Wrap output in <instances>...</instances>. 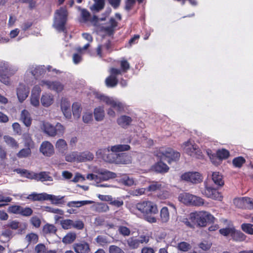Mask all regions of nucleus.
<instances>
[{
	"instance_id": "nucleus-45",
	"label": "nucleus",
	"mask_w": 253,
	"mask_h": 253,
	"mask_svg": "<svg viewBox=\"0 0 253 253\" xmlns=\"http://www.w3.org/2000/svg\"><path fill=\"white\" fill-rule=\"evenodd\" d=\"M33 211L30 207L23 208L21 206V209L19 210L18 214L23 216H29L33 214Z\"/></svg>"
},
{
	"instance_id": "nucleus-32",
	"label": "nucleus",
	"mask_w": 253,
	"mask_h": 253,
	"mask_svg": "<svg viewBox=\"0 0 253 253\" xmlns=\"http://www.w3.org/2000/svg\"><path fill=\"white\" fill-rule=\"evenodd\" d=\"M36 177V180L38 181H51L52 180V178L51 176L49 175V172L46 171H42L40 173H37L36 175H35Z\"/></svg>"
},
{
	"instance_id": "nucleus-64",
	"label": "nucleus",
	"mask_w": 253,
	"mask_h": 253,
	"mask_svg": "<svg viewBox=\"0 0 253 253\" xmlns=\"http://www.w3.org/2000/svg\"><path fill=\"white\" fill-rule=\"evenodd\" d=\"M35 251L37 253H45L46 248L43 244H39L35 247Z\"/></svg>"
},
{
	"instance_id": "nucleus-25",
	"label": "nucleus",
	"mask_w": 253,
	"mask_h": 253,
	"mask_svg": "<svg viewBox=\"0 0 253 253\" xmlns=\"http://www.w3.org/2000/svg\"><path fill=\"white\" fill-rule=\"evenodd\" d=\"M55 147L62 154H65L68 149L67 143L63 139H59L56 141Z\"/></svg>"
},
{
	"instance_id": "nucleus-12",
	"label": "nucleus",
	"mask_w": 253,
	"mask_h": 253,
	"mask_svg": "<svg viewBox=\"0 0 253 253\" xmlns=\"http://www.w3.org/2000/svg\"><path fill=\"white\" fill-rule=\"evenodd\" d=\"M208 155L212 163L216 165L217 164L216 159H218L219 161H222L223 160L227 159L230 156V153L228 150L222 148L221 149H218L215 154H211L208 153Z\"/></svg>"
},
{
	"instance_id": "nucleus-54",
	"label": "nucleus",
	"mask_w": 253,
	"mask_h": 253,
	"mask_svg": "<svg viewBox=\"0 0 253 253\" xmlns=\"http://www.w3.org/2000/svg\"><path fill=\"white\" fill-rule=\"evenodd\" d=\"M121 70L123 73H126L130 69V65L128 61L123 59L120 61Z\"/></svg>"
},
{
	"instance_id": "nucleus-24",
	"label": "nucleus",
	"mask_w": 253,
	"mask_h": 253,
	"mask_svg": "<svg viewBox=\"0 0 253 253\" xmlns=\"http://www.w3.org/2000/svg\"><path fill=\"white\" fill-rule=\"evenodd\" d=\"M99 174L100 179L103 181L115 178L117 176V174L115 173L107 170H101L99 172Z\"/></svg>"
},
{
	"instance_id": "nucleus-8",
	"label": "nucleus",
	"mask_w": 253,
	"mask_h": 253,
	"mask_svg": "<svg viewBox=\"0 0 253 253\" xmlns=\"http://www.w3.org/2000/svg\"><path fill=\"white\" fill-rule=\"evenodd\" d=\"M95 98L110 106L118 112H122L124 110L123 104L119 101L115 100L108 96L99 93L95 94Z\"/></svg>"
},
{
	"instance_id": "nucleus-14",
	"label": "nucleus",
	"mask_w": 253,
	"mask_h": 253,
	"mask_svg": "<svg viewBox=\"0 0 253 253\" xmlns=\"http://www.w3.org/2000/svg\"><path fill=\"white\" fill-rule=\"evenodd\" d=\"M73 248L76 253H89L90 252L89 244L84 241L74 244Z\"/></svg>"
},
{
	"instance_id": "nucleus-20",
	"label": "nucleus",
	"mask_w": 253,
	"mask_h": 253,
	"mask_svg": "<svg viewBox=\"0 0 253 253\" xmlns=\"http://www.w3.org/2000/svg\"><path fill=\"white\" fill-rule=\"evenodd\" d=\"M131 163V157L130 156L124 153L117 155V158L116 159V164L126 165Z\"/></svg>"
},
{
	"instance_id": "nucleus-18",
	"label": "nucleus",
	"mask_w": 253,
	"mask_h": 253,
	"mask_svg": "<svg viewBox=\"0 0 253 253\" xmlns=\"http://www.w3.org/2000/svg\"><path fill=\"white\" fill-rule=\"evenodd\" d=\"M132 121L131 118L126 115H122L117 120V124L124 128H126L130 126Z\"/></svg>"
},
{
	"instance_id": "nucleus-58",
	"label": "nucleus",
	"mask_w": 253,
	"mask_h": 253,
	"mask_svg": "<svg viewBox=\"0 0 253 253\" xmlns=\"http://www.w3.org/2000/svg\"><path fill=\"white\" fill-rule=\"evenodd\" d=\"M109 253H125L120 247L116 245H111L109 248Z\"/></svg>"
},
{
	"instance_id": "nucleus-35",
	"label": "nucleus",
	"mask_w": 253,
	"mask_h": 253,
	"mask_svg": "<svg viewBox=\"0 0 253 253\" xmlns=\"http://www.w3.org/2000/svg\"><path fill=\"white\" fill-rule=\"evenodd\" d=\"M72 112L75 118L79 119L81 116L82 108L81 104L78 102H74L72 104Z\"/></svg>"
},
{
	"instance_id": "nucleus-48",
	"label": "nucleus",
	"mask_w": 253,
	"mask_h": 253,
	"mask_svg": "<svg viewBox=\"0 0 253 253\" xmlns=\"http://www.w3.org/2000/svg\"><path fill=\"white\" fill-rule=\"evenodd\" d=\"M92 202L91 201H72L68 203V206L69 207L79 208L82 206L91 204Z\"/></svg>"
},
{
	"instance_id": "nucleus-56",
	"label": "nucleus",
	"mask_w": 253,
	"mask_h": 253,
	"mask_svg": "<svg viewBox=\"0 0 253 253\" xmlns=\"http://www.w3.org/2000/svg\"><path fill=\"white\" fill-rule=\"evenodd\" d=\"M118 231L119 233L124 236H128L130 235V229L125 226H120Z\"/></svg>"
},
{
	"instance_id": "nucleus-7",
	"label": "nucleus",
	"mask_w": 253,
	"mask_h": 253,
	"mask_svg": "<svg viewBox=\"0 0 253 253\" xmlns=\"http://www.w3.org/2000/svg\"><path fill=\"white\" fill-rule=\"evenodd\" d=\"M202 194L205 197L214 200L222 201L223 196L218 190L204 182V188L201 190Z\"/></svg>"
},
{
	"instance_id": "nucleus-2",
	"label": "nucleus",
	"mask_w": 253,
	"mask_h": 253,
	"mask_svg": "<svg viewBox=\"0 0 253 253\" xmlns=\"http://www.w3.org/2000/svg\"><path fill=\"white\" fill-rule=\"evenodd\" d=\"M189 219L196 222V227H205L208 224L213 223L215 218L210 212L202 211L191 212Z\"/></svg>"
},
{
	"instance_id": "nucleus-11",
	"label": "nucleus",
	"mask_w": 253,
	"mask_h": 253,
	"mask_svg": "<svg viewBox=\"0 0 253 253\" xmlns=\"http://www.w3.org/2000/svg\"><path fill=\"white\" fill-rule=\"evenodd\" d=\"M182 180L193 184H198L203 181V177L198 172H187L181 176Z\"/></svg>"
},
{
	"instance_id": "nucleus-59",
	"label": "nucleus",
	"mask_w": 253,
	"mask_h": 253,
	"mask_svg": "<svg viewBox=\"0 0 253 253\" xmlns=\"http://www.w3.org/2000/svg\"><path fill=\"white\" fill-rule=\"evenodd\" d=\"M21 206L19 205H11L8 208V212L9 213L18 214Z\"/></svg>"
},
{
	"instance_id": "nucleus-21",
	"label": "nucleus",
	"mask_w": 253,
	"mask_h": 253,
	"mask_svg": "<svg viewBox=\"0 0 253 253\" xmlns=\"http://www.w3.org/2000/svg\"><path fill=\"white\" fill-rule=\"evenodd\" d=\"M152 169L155 171L161 173H166L169 170V167L161 161L156 163L153 166Z\"/></svg>"
},
{
	"instance_id": "nucleus-13",
	"label": "nucleus",
	"mask_w": 253,
	"mask_h": 253,
	"mask_svg": "<svg viewBox=\"0 0 253 253\" xmlns=\"http://www.w3.org/2000/svg\"><path fill=\"white\" fill-rule=\"evenodd\" d=\"M40 85H46L47 87L51 90L55 91L57 92H61L64 88V85L59 82L42 80L40 83Z\"/></svg>"
},
{
	"instance_id": "nucleus-50",
	"label": "nucleus",
	"mask_w": 253,
	"mask_h": 253,
	"mask_svg": "<svg viewBox=\"0 0 253 253\" xmlns=\"http://www.w3.org/2000/svg\"><path fill=\"white\" fill-rule=\"evenodd\" d=\"M60 224L64 229H71L73 227V220L70 219H63L60 221Z\"/></svg>"
},
{
	"instance_id": "nucleus-49",
	"label": "nucleus",
	"mask_w": 253,
	"mask_h": 253,
	"mask_svg": "<svg viewBox=\"0 0 253 253\" xmlns=\"http://www.w3.org/2000/svg\"><path fill=\"white\" fill-rule=\"evenodd\" d=\"M79 153L78 152H72L68 154L65 156V160L68 162H78Z\"/></svg>"
},
{
	"instance_id": "nucleus-27",
	"label": "nucleus",
	"mask_w": 253,
	"mask_h": 253,
	"mask_svg": "<svg viewBox=\"0 0 253 253\" xmlns=\"http://www.w3.org/2000/svg\"><path fill=\"white\" fill-rule=\"evenodd\" d=\"M53 96L49 94H43L41 98V103L44 107L50 106L53 103Z\"/></svg>"
},
{
	"instance_id": "nucleus-37",
	"label": "nucleus",
	"mask_w": 253,
	"mask_h": 253,
	"mask_svg": "<svg viewBox=\"0 0 253 253\" xmlns=\"http://www.w3.org/2000/svg\"><path fill=\"white\" fill-rule=\"evenodd\" d=\"M108 153L106 154L103 157V159L109 163H115L116 164V159L117 158V155L115 153H114V152H110L109 150H104Z\"/></svg>"
},
{
	"instance_id": "nucleus-62",
	"label": "nucleus",
	"mask_w": 253,
	"mask_h": 253,
	"mask_svg": "<svg viewBox=\"0 0 253 253\" xmlns=\"http://www.w3.org/2000/svg\"><path fill=\"white\" fill-rule=\"evenodd\" d=\"M135 0H126L125 9L127 11H130L135 3Z\"/></svg>"
},
{
	"instance_id": "nucleus-19",
	"label": "nucleus",
	"mask_w": 253,
	"mask_h": 253,
	"mask_svg": "<svg viewBox=\"0 0 253 253\" xmlns=\"http://www.w3.org/2000/svg\"><path fill=\"white\" fill-rule=\"evenodd\" d=\"M237 202L239 208L251 210L252 205L253 204V199L251 198L247 197H243L239 199Z\"/></svg>"
},
{
	"instance_id": "nucleus-55",
	"label": "nucleus",
	"mask_w": 253,
	"mask_h": 253,
	"mask_svg": "<svg viewBox=\"0 0 253 253\" xmlns=\"http://www.w3.org/2000/svg\"><path fill=\"white\" fill-rule=\"evenodd\" d=\"M234 227L230 228V227H226L219 229V233L224 236H227L229 235L232 237V234L233 233Z\"/></svg>"
},
{
	"instance_id": "nucleus-26",
	"label": "nucleus",
	"mask_w": 253,
	"mask_h": 253,
	"mask_svg": "<svg viewBox=\"0 0 253 253\" xmlns=\"http://www.w3.org/2000/svg\"><path fill=\"white\" fill-rule=\"evenodd\" d=\"M93 154L90 152L85 151L82 153H79L78 162L91 161L93 159Z\"/></svg>"
},
{
	"instance_id": "nucleus-33",
	"label": "nucleus",
	"mask_w": 253,
	"mask_h": 253,
	"mask_svg": "<svg viewBox=\"0 0 253 253\" xmlns=\"http://www.w3.org/2000/svg\"><path fill=\"white\" fill-rule=\"evenodd\" d=\"M169 212L167 207H163L160 211V219L163 223H166L169 219Z\"/></svg>"
},
{
	"instance_id": "nucleus-52",
	"label": "nucleus",
	"mask_w": 253,
	"mask_h": 253,
	"mask_svg": "<svg viewBox=\"0 0 253 253\" xmlns=\"http://www.w3.org/2000/svg\"><path fill=\"white\" fill-rule=\"evenodd\" d=\"M96 211L99 212H106L109 210V207L105 203H98L95 207Z\"/></svg>"
},
{
	"instance_id": "nucleus-61",
	"label": "nucleus",
	"mask_w": 253,
	"mask_h": 253,
	"mask_svg": "<svg viewBox=\"0 0 253 253\" xmlns=\"http://www.w3.org/2000/svg\"><path fill=\"white\" fill-rule=\"evenodd\" d=\"M84 225L83 222L81 220H78L76 221H73V225L72 228L78 230H82L84 228Z\"/></svg>"
},
{
	"instance_id": "nucleus-47",
	"label": "nucleus",
	"mask_w": 253,
	"mask_h": 253,
	"mask_svg": "<svg viewBox=\"0 0 253 253\" xmlns=\"http://www.w3.org/2000/svg\"><path fill=\"white\" fill-rule=\"evenodd\" d=\"M205 200L201 197L193 195L191 205L200 207L204 205Z\"/></svg>"
},
{
	"instance_id": "nucleus-57",
	"label": "nucleus",
	"mask_w": 253,
	"mask_h": 253,
	"mask_svg": "<svg viewBox=\"0 0 253 253\" xmlns=\"http://www.w3.org/2000/svg\"><path fill=\"white\" fill-rule=\"evenodd\" d=\"M43 230L45 233H53L56 232L57 229L53 225L47 224L44 226Z\"/></svg>"
},
{
	"instance_id": "nucleus-60",
	"label": "nucleus",
	"mask_w": 253,
	"mask_h": 253,
	"mask_svg": "<svg viewBox=\"0 0 253 253\" xmlns=\"http://www.w3.org/2000/svg\"><path fill=\"white\" fill-rule=\"evenodd\" d=\"M92 117L91 113H84L83 116V121L84 123L88 124L92 121Z\"/></svg>"
},
{
	"instance_id": "nucleus-39",
	"label": "nucleus",
	"mask_w": 253,
	"mask_h": 253,
	"mask_svg": "<svg viewBox=\"0 0 253 253\" xmlns=\"http://www.w3.org/2000/svg\"><path fill=\"white\" fill-rule=\"evenodd\" d=\"M118 84L117 77L110 75L105 80V84L107 87H114Z\"/></svg>"
},
{
	"instance_id": "nucleus-53",
	"label": "nucleus",
	"mask_w": 253,
	"mask_h": 253,
	"mask_svg": "<svg viewBox=\"0 0 253 253\" xmlns=\"http://www.w3.org/2000/svg\"><path fill=\"white\" fill-rule=\"evenodd\" d=\"M162 184L159 182H153L148 187V190L151 192L161 190Z\"/></svg>"
},
{
	"instance_id": "nucleus-9",
	"label": "nucleus",
	"mask_w": 253,
	"mask_h": 253,
	"mask_svg": "<svg viewBox=\"0 0 253 253\" xmlns=\"http://www.w3.org/2000/svg\"><path fill=\"white\" fill-rule=\"evenodd\" d=\"M150 240V237L148 235H142L139 237V239H137L136 237H131L126 240V242L129 248L131 250H135L138 249L140 245L145 244H147Z\"/></svg>"
},
{
	"instance_id": "nucleus-28",
	"label": "nucleus",
	"mask_w": 253,
	"mask_h": 253,
	"mask_svg": "<svg viewBox=\"0 0 253 253\" xmlns=\"http://www.w3.org/2000/svg\"><path fill=\"white\" fill-rule=\"evenodd\" d=\"M193 195L188 193H181L178 197L179 201L187 205H191Z\"/></svg>"
},
{
	"instance_id": "nucleus-38",
	"label": "nucleus",
	"mask_w": 253,
	"mask_h": 253,
	"mask_svg": "<svg viewBox=\"0 0 253 253\" xmlns=\"http://www.w3.org/2000/svg\"><path fill=\"white\" fill-rule=\"evenodd\" d=\"M94 116L96 121H101L104 118V111L103 108L97 107L94 110Z\"/></svg>"
},
{
	"instance_id": "nucleus-29",
	"label": "nucleus",
	"mask_w": 253,
	"mask_h": 253,
	"mask_svg": "<svg viewBox=\"0 0 253 253\" xmlns=\"http://www.w3.org/2000/svg\"><path fill=\"white\" fill-rule=\"evenodd\" d=\"M63 196H55L52 195H49L46 193V200H50L53 204L58 205L63 204L64 203L63 201Z\"/></svg>"
},
{
	"instance_id": "nucleus-51",
	"label": "nucleus",
	"mask_w": 253,
	"mask_h": 253,
	"mask_svg": "<svg viewBox=\"0 0 253 253\" xmlns=\"http://www.w3.org/2000/svg\"><path fill=\"white\" fill-rule=\"evenodd\" d=\"M191 246L189 243L186 242H181L177 244V249L183 252H187L189 250Z\"/></svg>"
},
{
	"instance_id": "nucleus-43",
	"label": "nucleus",
	"mask_w": 253,
	"mask_h": 253,
	"mask_svg": "<svg viewBox=\"0 0 253 253\" xmlns=\"http://www.w3.org/2000/svg\"><path fill=\"white\" fill-rule=\"evenodd\" d=\"M242 230L249 235H253V225L251 223H244L241 224Z\"/></svg>"
},
{
	"instance_id": "nucleus-23",
	"label": "nucleus",
	"mask_w": 253,
	"mask_h": 253,
	"mask_svg": "<svg viewBox=\"0 0 253 253\" xmlns=\"http://www.w3.org/2000/svg\"><path fill=\"white\" fill-rule=\"evenodd\" d=\"M247 236L240 230H236L234 228L233 233L232 234V238L233 240L236 242H244L247 239Z\"/></svg>"
},
{
	"instance_id": "nucleus-22",
	"label": "nucleus",
	"mask_w": 253,
	"mask_h": 253,
	"mask_svg": "<svg viewBox=\"0 0 253 253\" xmlns=\"http://www.w3.org/2000/svg\"><path fill=\"white\" fill-rule=\"evenodd\" d=\"M20 120L27 127L30 126L32 124V119L29 112L27 110L24 109L22 111L20 115Z\"/></svg>"
},
{
	"instance_id": "nucleus-46",
	"label": "nucleus",
	"mask_w": 253,
	"mask_h": 253,
	"mask_svg": "<svg viewBox=\"0 0 253 253\" xmlns=\"http://www.w3.org/2000/svg\"><path fill=\"white\" fill-rule=\"evenodd\" d=\"M26 239L29 244L32 243L35 244L38 242L39 237L37 234L34 233H31L26 235Z\"/></svg>"
},
{
	"instance_id": "nucleus-1",
	"label": "nucleus",
	"mask_w": 253,
	"mask_h": 253,
	"mask_svg": "<svg viewBox=\"0 0 253 253\" xmlns=\"http://www.w3.org/2000/svg\"><path fill=\"white\" fill-rule=\"evenodd\" d=\"M135 209L143 216L148 222L153 223L157 222V219L153 216L158 213L157 205L151 201H141L135 205Z\"/></svg>"
},
{
	"instance_id": "nucleus-16",
	"label": "nucleus",
	"mask_w": 253,
	"mask_h": 253,
	"mask_svg": "<svg viewBox=\"0 0 253 253\" xmlns=\"http://www.w3.org/2000/svg\"><path fill=\"white\" fill-rule=\"evenodd\" d=\"M29 90L27 89L25 85L23 84H20L17 88V95L20 101L22 102L25 100L29 94Z\"/></svg>"
},
{
	"instance_id": "nucleus-17",
	"label": "nucleus",
	"mask_w": 253,
	"mask_h": 253,
	"mask_svg": "<svg viewBox=\"0 0 253 253\" xmlns=\"http://www.w3.org/2000/svg\"><path fill=\"white\" fill-rule=\"evenodd\" d=\"M70 105V103L67 99L62 98L61 101V108L64 115L67 118H70L71 116Z\"/></svg>"
},
{
	"instance_id": "nucleus-30",
	"label": "nucleus",
	"mask_w": 253,
	"mask_h": 253,
	"mask_svg": "<svg viewBox=\"0 0 253 253\" xmlns=\"http://www.w3.org/2000/svg\"><path fill=\"white\" fill-rule=\"evenodd\" d=\"M46 195L45 193L40 194L33 193L29 195L27 198L33 201H42L46 200Z\"/></svg>"
},
{
	"instance_id": "nucleus-34",
	"label": "nucleus",
	"mask_w": 253,
	"mask_h": 253,
	"mask_svg": "<svg viewBox=\"0 0 253 253\" xmlns=\"http://www.w3.org/2000/svg\"><path fill=\"white\" fill-rule=\"evenodd\" d=\"M23 139L25 147L29 148L30 149H33L35 147V143L29 134H24L23 135Z\"/></svg>"
},
{
	"instance_id": "nucleus-15",
	"label": "nucleus",
	"mask_w": 253,
	"mask_h": 253,
	"mask_svg": "<svg viewBox=\"0 0 253 253\" xmlns=\"http://www.w3.org/2000/svg\"><path fill=\"white\" fill-rule=\"evenodd\" d=\"M40 151L44 156H51L54 153L53 145L49 141H43L40 146Z\"/></svg>"
},
{
	"instance_id": "nucleus-44",
	"label": "nucleus",
	"mask_w": 253,
	"mask_h": 253,
	"mask_svg": "<svg viewBox=\"0 0 253 253\" xmlns=\"http://www.w3.org/2000/svg\"><path fill=\"white\" fill-rule=\"evenodd\" d=\"M77 235L75 233L71 232L68 233L62 239V242L65 244H71L76 239Z\"/></svg>"
},
{
	"instance_id": "nucleus-41",
	"label": "nucleus",
	"mask_w": 253,
	"mask_h": 253,
	"mask_svg": "<svg viewBox=\"0 0 253 253\" xmlns=\"http://www.w3.org/2000/svg\"><path fill=\"white\" fill-rule=\"evenodd\" d=\"M130 147L127 144H119L112 147L111 151L112 152H119L129 150Z\"/></svg>"
},
{
	"instance_id": "nucleus-40",
	"label": "nucleus",
	"mask_w": 253,
	"mask_h": 253,
	"mask_svg": "<svg viewBox=\"0 0 253 253\" xmlns=\"http://www.w3.org/2000/svg\"><path fill=\"white\" fill-rule=\"evenodd\" d=\"M245 163V159L242 156L235 157L232 160V164L235 168H241Z\"/></svg>"
},
{
	"instance_id": "nucleus-3",
	"label": "nucleus",
	"mask_w": 253,
	"mask_h": 253,
	"mask_svg": "<svg viewBox=\"0 0 253 253\" xmlns=\"http://www.w3.org/2000/svg\"><path fill=\"white\" fill-rule=\"evenodd\" d=\"M17 70L8 62H0V81L6 85L10 84V78L16 72Z\"/></svg>"
},
{
	"instance_id": "nucleus-31",
	"label": "nucleus",
	"mask_w": 253,
	"mask_h": 253,
	"mask_svg": "<svg viewBox=\"0 0 253 253\" xmlns=\"http://www.w3.org/2000/svg\"><path fill=\"white\" fill-rule=\"evenodd\" d=\"M3 139L6 144L11 148L17 149L19 147V143L12 137L9 135H4Z\"/></svg>"
},
{
	"instance_id": "nucleus-42",
	"label": "nucleus",
	"mask_w": 253,
	"mask_h": 253,
	"mask_svg": "<svg viewBox=\"0 0 253 253\" xmlns=\"http://www.w3.org/2000/svg\"><path fill=\"white\" fill-rule=\"evenodd\" d=\"M31 155V149L29 148H23L17 153V157L19 158H25L29 157Z\"/></svg>"
},
{
	"instance_id": "nucleus-4",
	"label": "nucleus",
	"mask_w": 253,
	"mask_h": 253,
	"mask_svg": "<svg viewBox=\"0 0 253 253\" xmlns=\"http://www.w3.org/2000/svg\"><path fill=\"white\" fill-rule=\"evenodd\" d=\"M68 11L64 7H61L55 12L54 26L59 32L66 31L65 25L67 21Z\"/></svg>"
},
{
	"instance_id": "nucleus-36",
	"label": "nucleus",
	"mask_w": 253,
	"mask_h": 253,
	"mask_svg": "<svg viewBox=\"0 0 253 253\" xmlns=\"http://www.w3.org/2000/svg\"><path fill=\"white\" fill-rule=\"evenodd\" d=\"M212 179L216 185L219 186H222L224 184L222 179V176L219 174V172H213L212 173Z\"/></svg>"
},
{
	"instance_id": "nucleus-63",
	"label": "nucleus",
	"mask_w": 253,
	"mask_h": 253,
	"mask_svg": "<svg viewBox=\"0 0 253 253\" xmlns=\"http://www.w3.org/2000/svg\"><path fill=\"white\" fill-rule=\"evenodd\" d=\"M31 222L32 224L36 228L40 227L41 224V221L40 219L37 216H33L31 218Z\"/></svg>"
},
{
	"instance_id": "nucleus-10",
	"label": "nucleus",
	"mask_w": 253,
	"mask_h": 253,
	"mask_svg": "<svg viewBox=\"0 0 253 253\" xmlns=\"http://www.w3.org/2000/svg\"><path fill=\"white\" fill-rule=\"evenodd\" d=\"M184 146L185 152L190 156L198 159L202 157V151L195 143L192 144L190 141H187L184 143Z\"/></svg>"
},
{
	"instance_id": "nucleus-5",
	"label": "nucleus",
	"mask_w": 253,
	"mask_h": 253,
	"mask_svg": "<svg viewBox=\"0 0 253 253\" xmlns=\"http://www.w3.org/2000/svg\"><path fill=\"white\" fill-rule=\"evenodd\" d=\"M158 156L162 160L166 161L169 164L179 160L180 154L171 148H162L159 150Z\"/></svg>"
},
{
	"instance_id": "nucleus-6",
	"label": "nucleus",
	"mask_w": 253,
	"mask_h": 253,
	"mask_svg": "<svg viewBox=\"0 0 253 253\" xmlns=\"http://www.w3.org/2000/svg\"><path fill=\"white\" fill-rule=\"evenodd\" d=\"M43 129L44 132L50 136H62L64 132L65 128L60 123H57L55 126H53L49 123H45L43 124Z\"/></svg>"
}]
</instances>
